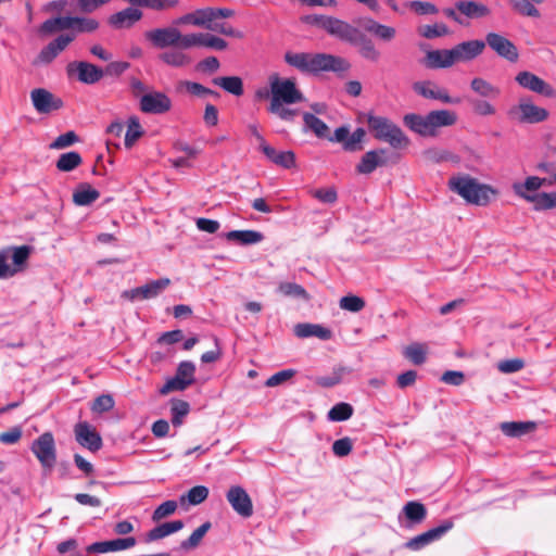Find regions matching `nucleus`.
Listing matches in <instances>:
<instances>
[{
  "label": "nucleus",
  "instance_id": "obj_1",
  "mask_svg": "<svg viewBox=\"0 0 556 556\" xmlns=\"http://www.w3.org/2000/svg\"><path fill=\"white\" fill-rule=\"evenodd\" d=\"M285 61L288 65L303 73L344 72L350 64L343 58L327 53L287 52Z\"/></svg>",
  "mask_w": 556,
  "mask_h": 556
},
{
  "label": "nucleus",
  "instance_id": "obj_2",
  "mask_svg": "<svg viewBox=\"0 0 556 556\" xmlns=\"http://www.w3.org/2000/svg\"><path fill=\"white\" fill-rule=\"evenodd\" d=\"M448 188L460 195L467 203L485 206L497 190L490 185L481 184L469 175L453 176L448 180Z\"/></svg>",
  "mask_w": 556,
  "mask_h": 556
},
{
  "label": "nucleus",
  "instance_id": "obj_3",
  "mask_svg": "<svg viewBox=\"0 0 556 556\" xmlns=\"http://www.w3.org/2000/svg\"><path fill=\"white\" fill-rule=\"evenodd\" d=\"M367 123L376 139L388 142L395 149L408 146V138L404 135L402 129L389 118L369 114Z\"/></svg>",
  "mask_w": 556,
  "mask_h": 556
},
{
  "label": "nucleus",
  "instance_id": "obj_4",
  "mask_svg": "<svg viewBox=\"0 0 556 556\" xmlns=\"http://www.w3.org/2000/svg\"><path fill=\"white\" fill-rule=\"evenodd\" d=\"M146 39L156 49H190V33L182 34L175 26L159 27L144 33Z\"/></svg>",
  "mask_w": 556,
  "mask_h": 556
},
{
  "label": "nucleus",
  "instance_id": "obj_5",
  "mask_svg": "<svg viewBox=\"0 0 556 556\" xmlns=\"http://www.w3.org/2000/svg\"><path fill=\"white\" fill-rule=\"evenodd\" d=\"M549 116L546 109L534 104L531 97L525 96L507 111V117L518 124H539Z\"/></svg>",
  "mask_w": 556,
  "mask_h": 556
},
{
  "label": "nucleus",
  "instance_id": "obj_6",
  "mask_svg": "<svg viewBox=\"0 0 556 556\" xmlns=\"http://www.w3.org/2000/svg\"><path fill=\"white\" fill-rule=\"evenodd\" d=\"M270 104H295L304 100L303 93L298 89L291 78H280L278 74L269 77Z\"/></svg>",
  "mask_w": 556,
  "mask_h": 556
},
{
  "label": "nucleus",
  "instance_id": "obj_7",
  "mask_svg": "<svg viewBox=\"0 0 556 556\" xmlns=\"http://www.w3.org/2000/svg\"><path fill=\"white\" fill-rule=\"evenodd\" d=\"M30 450L45 470L51 471L53 469L56 464V446L51 432H43L34 440Z\"/></svg>",
  "mask_w": 556,
  "mask_h": 556
},
{
  "label": "nucleus",
  "instance_id": "obj_8",
  "mask_svg": "<svg viewBox=\"0 0 556 556\" xmlns=\"http://www.w3.org/2000/svg\"><path fill=\"white\" fill-rule=\"evenodd\" d=\"M66 73L70 77H76L78 81L86 85L97 84L104 76V72L101 67L86 61L68 63Z\"/></svg>",
  "mask_w": 556,
  "mask_h": 556
},
{
  "label": "nucleus",
  "instance_id": "obj_9",
  "mask_svg": "<svg viewBox=\"0 0 556 556\" xmlns=\"http://www.w3.org/2000/svg\"><path fill=\"white\" fill-rule=\"evenodd\" d=\"M30 100L37 113L48 115L63 108V100L45 88L30 91Z\"/></svg>",
  "mask_w": 556,
  "mask_h": 556
},
{
  "label": "nucleus",
  "instance_id": "obj_10",
  "mask_svg": "<svg viewBox=\"0 0 556 556\" xmlns=\"http://www.w3.org/2000/svg\"><path fill=\"white\" fill-rule=\"evenodd\" d=\"M454 527V522L451 519L444 520L438 527H434L421 534H418L405 543V547L410 551H419L430 543L440 540L445 533H447Z\"/></svg>",
  "mask_w": 556,
  "mask_h": 556
},
{
  "label": "nucleus",
  "instance_id": "obj_11",
  "mask_svg": "<svg viewBox=\"0 0 556 556\" xmlns=\"http://www.w3.org/2000/svg\"><path fill=\"white\" fill-rule=\"evenodd\" d=\"M515 80L520 87L534 93L544 96L546 98L556 97V90L552 85L529 71L519 72L516 75Z\"/></svg>",
  "mask_w": 556,
  "mask_h": 556
},
{
  "label": "nucleus",
  "instance_id": "obj_12",
  "mask_svg": "<svg viewBox=\"0 0 556 556\" xmlns=\"http://www.w3.org/2000/svg\"><path fill=\"white\" fill-rule=\"evenodd\" d=\"M170 285V280L168 278H161L157 280H152L144 286L137 287L130 290H126L123 292V298L128 299L129 301L135 300H149L156 298L161 294L168 286Z\"/></svg>",
  "mask_w": 556,
  "mask_h": 556
},
{
  "label": "nucleus",
  "instance_id": "obj_13",
  "mask_svg": "<svg viewBox=\"0 0 556 556\" xmlns=\"http://www.w3.org/2000/svg\"><path fill=\"white\" fill-rule=\"evenodd\" d=\"M172 109V100L161 91L146 93L140 99V110L148 114H164Z\"/></svg>",
  "mask_w": 556,
  "mask_h": 556
},
{
  "label": "nucleus",
  "instance_id": "obj_14",
  "mask_svg": "<svg viewBox=\"0 0 556 556\" xmlns=\"http://www.w3.org/2000/svg\"><path fill=\"white\" fill-rule=\"evenodd\" d=\"M226 497L228 503L237 514L244 518L252 516L253 504L250 495L242 486H230L226 494Z\"/></svg>",
  "mask_w": 556,
  "mask_h": 556
},
{
  "label": "nucleus",
  "instance_id": "obj_15",
  "mask_svg": "<svg viewBox=\"0 0 556 556\" xmlns=\"http://www.w3.org/2000/svg\"><path fill=\"white\" fill-rule=\"evenodd\" d=\"M413 90L425 99L439 100L443 103H458L459 99H453L448 92L440 88L432 80H419L413 84Z\"/></svg>",
  "mask_w": 556,
  "mask_h": 556
},
{
  "label": "nucleus",
  "instance_id": "obj_16",
  "mask_svg": "<svg viewBox=\"0 0 556 556\" xmlns=\"http://www.w3.org/2000/svg\"><path fill=\"white\" fill-rule=\"evenodd\" d=\"M74 433L77 443L90 452H97L102 447L100 434L87 421L76 424Z\"/></svg>",
  "mask_w": 556,
  "mask_h": 556
},
{
  "label": "nucleus",
  "instance_id": "obj_17",
  "mask_svg": "<svg viewBox=\"0 0 556 556\" xmlns=\"http://www.w3.org/2000/svg\"><path fill=\"white\" fill-rule=\"evenodd\" d=\"M484 42L500 56L510 62H516L518 60L519 54L516 46L504 36L496 33H489Z\"/></svg>",
  "mask_w": 556,
  "mask_h": 556
},
{
  "label": "nucleus",
  "instance_id": "obj_18",
  "mask_svg": "<svg viewBox=\"0 0 556 556\" xmlns=\"http://www.w3.org/2000/svg\"><path fill=\"white\" fill-rule=\"evenodd\" d=\"M388 163L387 150L376 149L366 152L359 163L356 165L358 174L368 175L375 172L378 167L384 166Z\"/></svg>",
  "mask_w": 556,
  "mask_h": 556
},
{
  "label": "nucleus",
  "instance_id": "obj_19",
  "mask_svg": "<svg viewBox=\"0 0 556 556\" xmlns=\"http://www.w3.org/2000/svg\"><path fill=\"white\" fill-rule=\"evenodd\" d=\"M143 16L142 11L137 8L128 7L119 12L110 15L108 23L115 29H126L132 27Z\"/></svg>",
  "mask_w": 556,
  "mask_h": 556
},
{
  "label": "nucleus",
  "instance_id": "obj_20",
  "mask_svg": "<svg viewBox=\"0 0 556 556\" xmlns=\"http://www.w3.org/2000/svg\"><path fill=\"white\" fill-rule=\"evenodd\" d=\"M326 31L339 38L342 41H346L349 43H352L356 40V36H358V33L361 31L358 28L352 26L348 22H344L342 20H339L337 17H330V21H328V25H326Z\"/></svg>",
  "mask_w": 556,
  "mask_h": 556
},
{
  "label": "nucleus",
  "instance_id": "obj_21",
  "mask_svg": "<svg viewBox=\"0 0 556 556\" xmlns=\"http://www.w3.org/2000/svg\"><path fill=\"white\" fill-rule=\"evenodd\" d=\"M456 58L452 49H438L428 51L425 56V65L431 70L447 68L456 63Z\"/></svg>",
  "mask_w": 556,
  "mask_h": 556
},
{
  "label": "nucleus",
  "instance_id": "obj_22",
  "mask_svg": "<svg viewBox=\"0 0 556 556\" xmlns=\"http://www.w3.org/2000/svg\"><path fill=\"white\" fill-rule=\"evenodd\" d=\"M137 540L134 536L115 539L111 541L94 542L87 547L88 553H109L134 547Z\"/></svg>",
  "mask_w": 556,
  "mask_h": 556
},
{
  "label": "nucleus",
  "instance_id": "obj_23",
  "mask_svg": "<svg viewBox=\"0 0 556 556\" xmlns=\"http://www.w3.org/2000/svg\"><path fill=\"white\" fill-rule=\"evenodd\" d=\"M485 48V42L482 40L464 41L453 47L457 62L471 61L480 55Z\"/></svg>",
  "mask_w": 556,
  "mask_h": 556
},
{
  "label": "nucleus",
  "instance_id": "obj_24",
  "mask_svg": "<svg viewBox=\"0 0 556 556\" xmlns=\"http://www.w3.org/2000/svg\"><path fill=\"white\" fill-rule=\"evenodd\" d=\"M427 116L433 137L437 136L439 128L453 126L457 122V114L450 110L431 111Z\"/></svg>",
  "mask_w": 556,
  "mask_h": 556
},
{
  "label": "nucleus",
  "instance_id": "obj_25",
  "mask_svg": "<svg viewBox=\"0 0 556 556\" xmlns=\"http://www.w3.org/2000/svg\"><path fill=\"white\" fill-rule=\"evenodd\" d=\"M294 334L298 338L316 337L327 341L332 338V331L319 324L302 323L294 326Z\"/></svg>",
  "mask_w": 556,
  "mask_h": 556
},
{
  "label": "nucleus",
  "instance_id": "obj_26",
  "mask_svg": "<svg viewBox=\"0 0 556 556\" xmlns=\"http://www.w3.org/2000/svg\"><path fill=\"white\" fill-rule=\"evenodd\" d=\"M228 43L220 37L207 33H190V48L206 47L214 50H225Z\"/></svg>",
  "mask_w": 556,
  "mask_h": 556
},
{
  "label": "nucleus",
  "instance_id": "obj_27",
  "mask_svg": "<svg viewBox=\"0 0 556 556\" xmlns=\"http://www.w3.org/2000/svg\"><path fill=\"white\" fill-rule=\"evenodd\" d=\"M180 48H170L159 54V60L172 67H186L191 64V56Z\"/></svg>",
  "mask_w": 556,
  "mask_h": 556
},
{
  "label": "nucleus",
  "instance_id": "obj_28",
  "mask_svg": "<svg viewBox=\"0 0 556 556\" xmlns=\"http://www.w3.org/2000/svg\"><path fill=\"white\" fill-rule=\"evenodd\" d=\"M225 239L229 242H235L240 245L256 244L263 241L264 235L257 230H231L224 235Z\"/></svg>",
  "mask_w": 556,
  "mask_h": 556
},
{
  "label": "nucleus",
  "instance_id": "obj_29",
  "mask_svg": "<svg viewBox=\"0 0 556 556\" xmlns=\"http://www.w3.org/2000/svg\"><path fill=\"white\" fill-rule=\"evenodd\" d=\"M261 151L269 161L283 168H291L295 165V155L292 151H277L269 144L265 146Z\"/></svg>",
  "mask_w": 556,
  "mask_h": 556
},
{
  "label": "nucleus",
  "instance_id": "obj_30",
  "mask_svg": "<svg viewBox=\"0 0 556 556\" xmlns=\"http://www.w3.org/2000/svg\"><path fill=\"white\" fill-rule=\"evenodd\" d=\"M73 29V16H58L46 20L39 27V33L43 36Z\"/></svg>",
  "mask_w": 556,
  "mask_h": 556
},
{
  "label": "nucleus",
  "instance_id": "obj_31",
  "mask_svg": "<svg viewBox=\"0 0 556 556\" xmlns=\"http://www.w3.org/2000/svg\"><path fill=\"white\" fill-rule=\"evenodd\" d=\"M455 8L468 18H480L490 14V9L486 5L476 1H457Z\"/></svg>",
  "mask_w": 556,
  "mask_h": 556
},
{
  "label": "nucleus",
  "instance_id": "obj_32",
  "mask_svg": "<svg viewBox=\"0 0 556 556\" xmlns=\"http://www.w3.org/2000/svg\"><path fill=\"white\" fill-rule=\"evenodd\" d=\"M404 124L406 127H408L410 130L417 132L418 135L422 137H433L431 128L428 123V116L420 115V114H406L403 118Z\"/></svg>",
  "mask_w": 556,
  "mask_h": 556
},
{
  "label": "nucleus",
  "instance_id": "obj_33",
  "mask_svg": "<svg viewBox=\"0 0 556 556\" xmlns=\"http://www.w3.org/2000/svg\"><path fill=\"white\" fill-rule=\"evenodd\" d=\"M184 528V522L181 520H174L169 522H164L153 529H151L144 538L147 543L161 540L169 534H173Z\"/></svg>",
  "mask_w": 556,
  "mask_h": 556
},
{
  "label": "nucleus",
  "instance_id": "obj_34",
  "mask_svg": "<svg viewBox=\"0 0 556 556\" xmlns=\"http://www.w3.org/2000/svg\"><path fill=\"white\" fill-rule=\"evenodd\" d=\"M533 421H505L500 425L501 431L510 438L522 437L535 429Z\"/></svg>",
  "mask_w": 556,
  "mask_h": 556
},
{
  "label": "nucleus",
  "instance_id": "obj_35",
  "mask_svg": "<svg viewBox=\"0 0 556 556\" xmlns=\"http://www.w3.org/2000/svg\"><path fill=\"white\" fill-rule=\"evenodd\" d=\"M356 37V40L351 45L358 47V52L364 59L370 62H377L380 59V52L377 50L371 39L362 31H359Z\"/></svg>",
  "mask_w": 556,
  "mask_h": 556
},
{
  "label": "nucleus",
  "instance_id": "obj_36",
  "mask_svg": "<svg viewBox=\"0 0 556 556\" xmlns=\"http://www.w3.org/2000/svg\"><path fill=\"white\" fill-rule=\"evenodd\" d=\"M471 90L482 98L496 99L501 89L481 77H475L470 81Z\"/></svg>",
  "mask_w": 556,
  "mask_h": 556
},
{
  "label": "nucleus",
  "instance_id": "obj_37",
  "mask_svg": "<svg viewBox=\"0 0 556 556\" xmlns=\"http://www.w3.org/2000/svg\"><path fill=\"white\" fill-rule=\"evenodd\" d=\"M364 28L383 41H391L396 35L394 27L380 24L372 18L366 21Z\"/></svg>",
  "mask_w": 556,
  "mask_h": 556
},
{
  "label": "nucleus",
  "instance_id": "obj_38",
  "mask_svg": "<svg viewBox=\"0 0 556 556\" xmlns=\"http://www.w3.org/2000/svg\"><path fill=\"white\" fill-rule=\"evenodd\" d=\"M213 84L237 97L242 96L244 92L243 81L239 76L216 77L213 79Z\"/></svg>",
  "mask_w": 556,
  "mask_h": 556
},
{
  "label": "nucleus",
  "instance_id": "obj_39",
  "mask_svg": "<svg viewBox=\"0 0 556 556\" xmlns=\"http://www.w3.org/2000/svg\"><path fill=\"white\" fill-rule=\"evenodd\" d=\"M100 197V192L88 184H81L73 193V201L80 206L90 205Z\"/></svg>",
  "mask_w": 556,
  "mask_h": 556
},
{
  "label": "nucleus",
  "instance_id": "obj_40",
  "mask_svg": "<svg viewBox=\"0 0 556 556\" xmlns=\"http://www.w3.org/2000/svg\"><path fill=\"white\" fill-rule=\"evenodd\" d=\"M403 513L414 525L422 522L427 517L426 506L416 501L407 502L403 507Z\"/></svg>",
  "mask_w": 556,
  "mask_h": 556
},
{
  "label": "nucleus",
  "instance_id": "obj_41",
  "mask_svg": "<svg viewBox=\"0 0 556 556\" xmlns=\"http://www.w3.org/2000/svg\"><path fill=\"white\" fill-rule=\"evenodd\" d=\"M3 250L8 251L9 258H12L13 264L11 267L18 268V271L22 269L23 265H25L31 253L29 245L7 247Z\"/></svg>",
  "mask_w": 556,
  "mask_h": 556
},
{
  "label": "nucleus",
  "instance_id": "obj_42",
  "mask_svg": "<svg viewBox=\"0 0 556 556\" xmlns=\"http://www.w3.org/2000/svg\"><path fill=\"white\" fill-rule=\"evenodd\" d=\"M81 163L80 154L76 151H70L59 156L55 166L60 172L67 173L78 167Z\"/></svg>",
  "mask_w": 556,
  "mask_h": 556
},
{
  "label": "nucleus",
  "instance_id": "obj_43",
  "mask_svg": "<svg viewBox=\"0 0 556 556\" xmlns=\"http://www.w3.org/2000/svg\"><path fill=\"white\" fill-rule=\"evenodd\" d=\"M303 121L305 130L313 131L318 138L327 137L329 128L320 118L312 113H304Z\"/></svg>",
  "mask_w": 556,
  "mask_h": 556
},
{
  "label": "nucleus",
  "instance_id": "obj_44",
  "mask_svg": "<svg viewBox=\"0 0 556 556\" xmlns=\"http://www.w3.org/2000/svg\"><path fill=\"white\" fill-rule=\"evenodd\" d=\"M277 291L286 298L302 299L304 301H308L311 299L307 291L301 285L295 282H281L278 286Z\"/></svg>",
  "mask_w": 556,
  "mask_h": 556
},
{
  "label": "nucleus",
  "instance_id": "obj_45",
  "mask_svg": "<svg viewBox=\"0 0 556 556\" xmlns=\"http://www.w3.org/2000/svg\"><path fill=\"white\" fill-rule=\"evenodd\" d=\"M427 346L422 343H412L407 345L403 355L415 365H421L426 362Z\"/></svg>",
  "mask_w": 556,
  "mask_h": 556
},
{
  "label": "nucleus",
  "instance_id": "obj_46",
  "mask_svg": "<svg viewBox=\"0 0 556 556\" xmlns=\"http://www.w3.org/2000/svg\"><path fill=\"white\" fill-rule=\"evenodd\" d=\"M142 135L143 130L138 117L131 116L128 119L127 130L125 134V147L130 149Z\"/></svg>",
  "mask_w": 556,
  "mask_h": 556
},
{
  "label": "nucleus",
  "instance_id": "obj_47",
  "mask_svg": "<svg viewBox=\"0 0 556 556\" xmlns=\"http://www.w3.org/2000/svg\"><path fill=\"white\" fill-rule=\"evenodd\" d=\"M211 529V522L206 521L203 525H201L199 528H197L191 535L181 542L180 546L182 549H193L201 543L204 535L207 533V531Z\"/></svg>",
  "mask_w": 556,
  "mask_h": 556
},
{
  "label": "nucleus",
  "instance_id": "obj_48",
  "mask_svg": "<svg viewBox=\"0 0 556 556\" xmlns=\"http://www.w3.org/2000/svg\"><path fill=\"white\" fill-rule=\"evenodd\" d=\"M353 406L345 402H340L332 406V408L328 412V419L331 421H344L352 417L353 415Z\"/></svg>",
  "mask_w": 556,
  "mask_h": 556
},
{
  "label": "nucleus",
  "instance_id": "obj_49",
  "mask_svg": "<svg viewBox=\"0 0 556 556\" xmlns=\"http://www.w3.org/2000/svg\"><path fill=\"white\" fill-rule=\"evenodd\" d=\"M190 410V405L188 402L182 400H175L172 402L170 414H172V424L175 427H178L182 424L184 418L188 415Z\"/></svg>",
  "mask_w": 556,
  "mask_h": 556
},
{
  "label": "nucleus",
  "instance_id": "obj_50",
  "mask_svg": "<svg viewBox=\"0 0 556 556\" xmlns=\"http://www.w3.org/2000/svg\"><path fill=\"white\" fill-rule=\"evenodd\" d=\"M425 157L426 160L433 162V163H441V162H457L458 156L454 154L453 152L444 149H438L432 148L425 151Z\"/></svg>",
  "mask_w": 556,
  "mask_h": 556
},
{
  "label": "nucleus",
  "instance_id": "obj_51",
  "mask_svg": "<svg viewBox=\"0 0 556 556\" xmlns=\"http://www.w3.org/2000/svg\"><path fill=\"white\" fill-rule=\"evenodd\" d=\"M514 11L523 16L539 17L540 11L529 0H508Z\"/></svg>",
  "mask_w": 556,
  "mask_h": 556
},
{
  "label": "nucleus",
  "instance_id": "obj_52",
  "mask_svg": "<svg viewBox=\"0 0 556 556\" xmlns=\"http://www.w3.org/2000/svg\"><path fill=\"white\" fill-rule=\"evenodd\" d=\"M546 178H539L535 176L528 177L523 185H514V189L517 194L521 195L522 198L531 201L533 197L527 195L522 189H527L530 191H534L541 188L542 185L546 184Z\"/></svg>",
  "mask_w": 556,
  "mask_h": 556
},
{
  "label": "nucleus",
  "instance_id": "obj_53",
  "mask_svg": "<svg viewBox=\"0 0 556 556\" xmlns=\"http://www.w3.org/2000/svg\"><path fill=\"white\" fill-rule=\"evenodd\" d=\"M208 496V489L204 485H197L191 488L186 495L180 497V502L184 503L186 500L191 505H199L204 502Z\"/></svg>",
  "mask_w": 556,
  "mask_h": 556
},
{
  "label": "nucleus",
  "instance_id": "obj_54",
  "mask_svg": "<svg viewBox=\"0 0 556 556\" xmlns=\"http://www.w3.org/2000/svg\"><path fill=\"white\" fill-rule=\"evenodd\" d=\"M99 26L100 24L96 18L73 16V29L78 33H93Z\"/></svg>",
  "mask_w": 556,
  "mask_h": 556
},
{
  "label": "nucleus",
  "instance_id": "obj_55",
  "mask_svg": "<svg viewBox=\"0 0 556 556\" xmlns=\"http://www.w3.org/2000/svg\"><path fill=\"white\" fill-rule=\"evenodd\" d=\"M180 86L184 87L192 96H197V97L213 96L215 98L219 97V93L217 91L206 88L205 86L201 85L200 83L185 80V81L180 83Z\"/></svg>",
  "mask_w": 556,
  "mask_h": 556
},
{
  "label": "nucleus",
  "instance_id": "obj_56",
  "mask_svg": "<svg viewBox=\"0 0 556 556\" xmlns=\"http://www.w3.org/2000/svg\"><path fill=\"white\" fill-rule=\"evenodd\" d=\"M418 33L420 36L427 39H433L438 37H443L448 34V28L443 23H437L433 25H425L419 27Z\"/></svg>",
  "mask_w": 556,
  "mask_h": 556
},
{
  "label": "nucleus",
  "instance_id": "obj_57",
  "mask_svg": "<svg viewBox=\"0 0 556 556\" xmlns=\"http://www.w3.org/2000/svg\"><path fill=\"white\" fill-rule=\"evenodd\" d=\"M180 5V0H143V8L163 12L175 10Z\"/></svg>",
  "mask_w": 556,
  "mask_h": 556
},
{
  "label": "nucleus",
  "instance_id": "obj_58",
  "mask_svg": "<svg viewBox=\"0 0 556 556\" xmlns=\"http://www.w3.org/2000/svg\"><path fill=\"white\" fill-rule=\"evenodd\" d=\"M79 141L78 136L75 134V131L70 130L65 134L60 135L56 137L50 144L49 148L52 150H61L65 149L67 147H71Z\"/></svg>",
  "mask_w": 556,
  "mask_h": 556
},
{
  "label": "nucleus",
  "instance_id": "obj_59",
  "mask_svg": "<svg viewBox=\"0 0 556 556\" xmlns=\"http://www.w3.org/2000/svg\"><path fill=\"white\" fill-rule=\"evenodd\" d=\"M339 305L344 311L357 313L365 307V301L357 295H345L340 299Z\"/></svg>",
  "mask_w": 556,
  "mask_h": 556
},
{
  "label": "nucleus",
  "instance_id": "obj_60",
  "mask_svg": "<svg viewBox=\"0 0 556 556\" xmlns=\"http://www.w3.org/2000/svg\"><path fill=\"white\" fill-rule=\"evenodd\" d=\"M197 27L211 29L214 24L212 8H203L193 11Z\"/></svg>",
  "mask_w": 556,
  "mask_h": 556
},
{
  "label": "nucleus",
  "instance_id": "obj_61",
  "mask_svg": "<svg viewBox=\"0 0 556 556\" xmlns=\"http://www.w3.org/2000/svg\"><path fill=\"white\" fill-rule=\"evenodd\" d=\"M534 202L535 210H548L556 207V192L552 193H540L533 197L531 200Z\"/></svg>",
  "mask_w": 556,
  "mask_h": 556
},
{
  "label": "nucleus",
  "instance_id": "obj_62",
  "mask_svg": "<svg viewBox=\"0 0 556 556\" xmlns=\"http://www.w3.org/2000/svg\"><path fill=\"white\" fill-rule=\"evenodd\" d=\"M311 194L326 204H333L338 200V193L334 187L315 189Z\"/></svg>",
  "mask_w": 556,
  "mask_h": 556
},
{
  "label": "nucleus",
  "instance_id": "obj_63",
  "mask_svg": "<svg viewBox=\"0 0 556 556\" xmlns=\"http://www.w3.org/2000/svg\"><path fill=\"white\" fill-rule=\"evenodd\" d=\"M366 132L363 128H357L353 134H349L348 139L343 144V149L350 152L361 150V142L363 141Z\"/></svg>",
  "mask_w": 556,
  "mask_h": 556
},
{
  "label": "nucleus",
  "instance_id": "obj_64",
  "mask_svg": "<svg viewBox=\"0 0 556 556\" xmlns=\"http://www.w3.org/2000/svg\"><path fill=\"white\" fill-rule=\"evenodd\" d=\"M177 509V503L175 501H166L159 505L152 514L153 521H160L174 514Z\"/></svg>",
  "mask_w": 556,
  "mask_h": 556
}]
</instances>
